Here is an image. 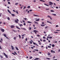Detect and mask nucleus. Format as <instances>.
I'll return each instance as SVG.
<instances>
[{
    "instance_id": "0eeeda50",
    "label": "nucleus",
    "mask_w": 60,
    "mask_h": 60,
    "mask_svg": "<svg viewBox=\"0 0 60 60\" xmlns=\"http://www.w3.org/2000/svg\"><path fill=\"white\" fill-rule=\"evenodd\" d=\"M8 12H9L10 14H11V11H10L9 10V9L8 10Z\"/></svg>"
},
{
    "instance_id": "ddd939ff",
    "label": "nucleus",
    "mask_w": 60,
    "mask_h": 60,
    "mask_svg": "<svg viewBox=\"0 0 60 60\" xmlns=\"http://www.w3.org/2000/svg\"><path fill=\"white\" fill-rule=\"evenodd\" d=\"M44 4V5H46V6H49V5H47L46 4Z\"/></svg>"
},
{
    "instance_id": "aec40b11",
    "label": "nucleus",
    "mask_w": 60,
    "mask_h": 60,
    "mask_svg": "<svg viewBox=\"0 0 60 60\" xmlns=\"http://www.w3.org/2000/svg\"><path fill=\"white\" fill-rule=\"evenodd\" d=\"M16 38H17V37H14V38L13 39H14V40H15L16 39Z\"/></svg>"
},
{
    "instance_id": "f8f14e48",
    "label": "nucleus",
    "mask_w": 60,
    "mask_h": 60,
    "mask_svg": "<svg viewBox=\"0 0 60 60\" xmlns=\"http://www.w3.org/2000/svg\"><path fill=\"white\" fill-rule=\"evenodd\" d=\"M7 19L8 20H10V19L9 17H8L7 18Z\"/></svg>"
},
{
    "instance_id": "de8ad7c7",
    "label": "nucleus",
    "mask_w": 60,
    "mask_h": 60,
    "mask_svg": "<svg viewBox=\"0 0 60 60\" xmlns=\"http://www.w3.org/2000/svg\"><path fill=\"white\" fill-rule=\"evenodd\" d=\"M32 58H33V57H30V59H32Z\"/></svg>"
},
{
    "instance_id": "f704fd0d",
    "label": "nucleus",
    "mask_w": 60,
    "mask_h": 60,
    "mask_svg": "<svg viewBox=\"0 0 60 60\" xmlns=\"http://www.w3.org/2000/svg\"><path fill=\"white\" fill-rule=\"evenodd\" d=\"M21 29H23L24 30H26V29L25 28H21Z\"/></svg>"
},
{
    "instance_id": "a211bd4d",
    "label": "nucleus",
    "mask_w": 60,
    "mask_h": 60,
    "mask_svg": "<svg viewBox=\"0 0 60 60\" xmlns=\"http://www.w3.org/2000/svg\"><path fill=\"white\" fill-rule=\"evenodd\" d=\"M47 17L48 18H50L51 17V16L49 15H48L47 16Z\"/></svg>"
},
{
    "instance_id": "7ed1b4c3",
    "label": "nucleus",
    "mask_w": 60,
    "mask_h": 60,
    "mask_svg": "<svg viewBox=\"0 0 60 60\" xmlns=\"http://www.w3.org/2000/svg\"><path fill=\"white\" fill-rule=\"evenodd\" d=\"M3 54L6 57V58H8V56H7V55L6 54H5V53H4V52L3 53Z\"/></svg>"
},
{
    "instance_id": "a19ab883",
    "label": "nucleus",
    "mask_w": 60,
    "mask_h": 60,
    "mask_svg": "<svg viewBox=\"0 0 60 60\" xmlns=\"http://www.w3.org/2000/svg\"><path fill=\"white\" fill-rule=\"evenodd\" d=\"M29 30H31V29H32V28H31V27H29Z\"/></svg>"
},
{
    "instance_id": "2eb2a0df",
    "label": "nucleus",
    "mask_w": 60,
    "mask_h": 60,
    "mask_svg": "<svg viewBox=\"0 0 60 60\" xmlns=\"http://www.w3.org/2000/svg\"><path fill=\"white\" fill-rule=\"evenodd\" d=\"M19 25L20 27H21V26H23V25L21 24H19Z\"/></svg>"
},
{
    "instance_id": "774afa93",
    "label": "nucleus",
    "mask_w": 60,
    "mask_h": 60,
    "mask_svg": "<svg viewBox=\"0 0 60 60\" xmlns=\"http://www.w3.org/2000/svg\"><path fill=\"white\" fill-rule=\"evenodd\" d=\"M34 22L35 23H37V22L35 21Z\"/></svg>"
},
{
    "instance_id": "39448f33",
    "label": "nucleus",
    "mask_w": 60,
    "mask_h": 60,
    "mask_svg": "<svg viewBox=\"0 0 60 60\" xmlns=\"http://www.w3.org/2000/svg\"><path fill=\"white\" fill-rule=\"evenodd\" d=\"M15 27V26L14 25H11V28H14Z\"/></svg>"
},
{
    "instance_id": "5fc2aeb1",
    "label": "nucleus",
    "mask_w": 60,
    "mask_h": 60,
    "mask_svg": "<svg viewBox=\"0 0 60 60\" xmlns=\"http://www.w3.org/2000/svg\"><path fill=\"white\" fill-rule=\"evenodd\" d=\"M0 57H1V58H3V56H0Z\"/></svg>"
},
{
    "instance_id": "7c9ffc66",
    "label": "nucleus",
    "mask_w": 60,
    "mask_h": 60,
    "mask_svg": "<svg viewBox=\"0 0 60 60\" xmlns=\"http://www.w3.org/2000/svg\"><path fill=\"white\" fill-rule=\"evenodd\" d=\"M18 4V3H16L15 4V5H17Z\"/></svg>"
},
{
    "instance_id": "f03ea898",
    "label": "nucleus",
    "mask_w": 60,
    "mask_h": 60,
    "mask_svg": "<svg viewBox=\"0 0 60 60\" xmlns=\"http://www.w3.org/2000/svg\"><path fill=\"white\" fill-rule=\"evenodd\" d=\"M49 5H50V6H52V5L53 4V3L51 2H49Z\"/></svg>"
},
{
    "instance_id": "9b49d317",
    "label": "nucleus",
    "mask_w": 60,
    "mask_h": 60,
    "mask_svg": "<svg viewBox=\"0 0 60 60\" xmlns=\"http://www.w3.org/2000/svg\"><path fill=\"white\" fill-rule=\"evenodd\" d=\"M45 25H46V24H45V25L41 24V26H45Z\"/></svg>"
},
{
    "instance_id": "473e14b6",
    "label": "nucleus",
    "mask_w": 60,
    "mask_h": 60,
    "mask_svg": "<svg viewBox=\"0 0 60 60\" xmlns=\"http://www.w3.org/2000/svg\"><path fill=\"white\" fill-rule=\"evenodd\" d=\"M12 54H13V55H14L15 56L16 55L15 54V53H12Z\"/></svg>"
},
{
    "instance_id": "a18cd8bd",
    "label": "nucleus",
    "mask_w": 60,
    "mask_h": 60,
    "mask_svg": "<svg viewBox=\"0 0 60 60\" xmlns=\"http://www.w3.org/2000/svg\"><path fill=\"white\" fill-rule=\"evenodd\" d=\"M33 44H34V45H35V44H36V45H37V44H36L35 43H33Z\"/></svg>"
},
{
    "instance_id": "f3484780",
    "label": "nucleus",
    "mask_w": 60,
    "mask_h": 60,
    "mask_svg": "<svg viewBox=\"0 0 60 60\" xmlns=\"http://www.w3.org/2000/svg\"><path fill=\"white\" fill-rule=\"evenodd\" d=\"M40 1H41V2H45V1L42 0H40Z\"/></svg>"
},
{
    "instance_id": "5701e85b",
    "label": "nucleus",
    "mask_w": 60,
    "mask_h": 60,
    "mask_svg": "<svg viewBox=\"0 0 60 60\" xmlns=\"http://www.w3.org/2000/svg\"><path fill=\"white\" fill-rule=\"evenodd\" d=\"M19 37L20 39H21V36H20V35H19Z\"/></svg>"
},
{
    "instance_id": "b1692460",
    "label": "nucleus",
    "mask_w": 60,
    "mask_h": 60,
    "mask_svg": "<svg viewBox=\"0 0 60 60\" xmlns=\"http://www.w3.org/2000/svg\"><path fill=\"white\" fill-rule=\"evenodd\" d=\"M52 14L53 15H54V16H56V14Z\"/></svg>"
},
{
    "instance_id": "393cba45",
    "label": "nucleus",
    "mask_w": 60,
    "mask_h": 60,
    "mask_svg": "<svg viewBox=\"0 0 60 60\" xmlns=\"http://www.w3.org/2000/svg\"><path fill=\"white\" fill-rule=\"evenodd\" d=\"M48 48H51V47L50 46H48Z\"/></svg>"
},
{
    "instance_id": "13d9d810",
    "label": "nucleus",
    "mask_w": 60,
    "mask_h": 60,
    "mask_svg": "<svg viewBox=\"0 0 60 60\" xmlns=\"http://www.w3.org/2000/svg\"><path fill=\"white\" fill-rule=\"evenodd\" d=\"M50 19L51 20H52V18H51V17H50Z\"/></svg>"
},
{
    "instance_id": "0e129e2a",
    "label": "nucleus",
    "mask_w": 60,
    "mask_h": 60,
    "mask_svg": "<svg viewBox=\"0 0 60 60\" xmlns=\"http://www.w3.org/2000/svg\"><path fill=\"white\" fill-rule=\"evenodd\" d=\"M30 11H32V10H29Z\"/></svg>"
},
{
    "instance_id": "c03bdc74",
    "label": "nucleus",
    "mask_w": 60,
    "mask_h": 60,
    "mask_svg": "<svg viewBox=\"0 0 60 60\" xmlns=\"http://www.w3.org/2000/svg\"><path fill=\"white\" fill-rule=\"evenodd\" d=\"M48 27V26H47L45 27V29H47V28Z\"/></svg>"
},
{
    "instance_id": "4c0bfd02",
    "label": "nucleus",
    "mask_w": 60,
    "mask_h": 60,
    "mask_svg": "<svg viewBox=\"0 0 60 60\" xmlns=\"http://www.w3.org/2000/svg\"><path fill=\"white\" fill-rule=\"evenodd\" d=\"M16 12L17 14H19V13H18V11H16Z\"/></svg>"
},
{
    "instance_id": "f257e3e1",
    "label": "nucleus",
    "mask_w": 60,
    "mask_h": 60,
    "mask_svg": "<svg viewBox=\"0 0 60 60\" xmlns=\"http://www.w3.org/2000/svg\"><path fill=\"white\" fill-rule=\"evenodd\" d=\"M15 22L16 23H19L18 22L19 21V20L18 19H16V20H15Z\"/></svg>"
},
{
    "instance_id": "37998d69",
    "label": "nucleus",
    "mask_w": 60,
    "mask_h": 60,
    "mask_svg": "<svg viewBox=\"0 0 60 60\" xmlns=\"http://www.w3.org/2000/svg\"><path fill=\"white\" fill-rule=\"evenodd\" d=\"M30 6H28V7H27L28 8H30Z\"/></svg>"
},
{
    "instance_id": "ea45409f",
    "label": "nucleus",
    "mask_w": 60,
    "mask_h": 60,
    "mask_svg": "<svg viewBox=\"0 0 60 60\" xmlns=\"http://www.w3.org/2000/svg\"><path fill=\"white\" fill-rule=\"evenodd\" d=\"M38 60V58H36V59H35L34 60Z\"/></svg>"
},
{
    "instance_id": "20e7f679",
    "label": "nucleus",
    "mask_w": 60,
    "mask_h": 60,
    "mask_svg": "<svg viewBox=\"0 0 60 60\" xmlns=\"http://www.w3.org/2000/svg\"><path fill=\"white\" fill-rule=\"evenodd\" d=\"M33 32L34 33H35L36 34H37V33H36V32H38V31H37L36 30H33Z\"/></svg>"
},
{
    "instance_id": "a878e982",
    "label": "nucleus",
    "mask_w": 60,
    "mask_h": 60,
    "mask_svg": "<svg viewBox=\"0 0 60 60\" xmlns=\"http://www.w3.org/2000/svg\"><path fill=\"white\" fill-rule=\"evenodd\" d=\"M43 38L44 39H46V38L44 36L43 37Z\"/></svg>"
},
{
    "instance_id": "2f4dec72",
    "label": "nucleus",
    "mask_w": 60,
    "mask_h": 60,
    "mask_svg": "<svg viewBox=\"0 0 60 60\" xmlns=\"http://www.w3.org/2000/svg\"><path fill=\"white\" fill-rule=\"evenodd\" d=\"M8 4H11V3L10 2H8Z\"/></svg>"
},
{
    "instance_id": "cd10ccee",
    "label": "nucleus",
    "mask_w": 60,
    "mask_h": 60,
    "mask_svg": "<svg viewBox=\"0 0 60 60\" xmlns=\"http://www.w3.org/2000/svg\"><path fill=\"white\" fill-rule=\"evenodd\" d=\"M52 47H55V45L54 44H52Z\"/></svg>"
},
{
    "instance_id": "6ab92c4d",
    "label": "nucleus",
    "mask_w": 60,
    "mask_h": 60,
    "mask_svg": "<svg viewBox=\"0 0 60 60\" xmlns=\"http://www.w3.org/2000/svg\"><path fill=\"white\" fill-rule=\"evenodd\" d=\"M12 31H13L14 32H17V31L16 30H13Z\"/></svg>"
},
{
    "instance_id": "e2e57ef3",
    "label": "nucleus",
    "mask_w": 60,
    "mask_h": 60,
    "mask_svg": "<svg viewBox=\"0 0 60 60\" xmlns=\"http://www.w3.org/2000/svg\"><path fill=\"white\" fill-rule=\"evenodd\" d=\"M51 52L52 53V52H53V50H52L51 51Z\"/></svg>"
},
{
    "instance_id": "72a5a7b5",
    "label": "nucleus",
    "mask_w": 60,
    "mask_h": 60,
    "mask_svg": "<svg viewBox=\"0 0 60 60\" xmlns=\"http://www.w3.org/2000/svg\"><path fill=\"white\" fill-rule=\"evenodd\" d=\"M2 13H0V17H1V15H2Z\"/></svg>"
},
{
    "instance_id": "6e6d98bb",
    "label": "nucleus",
    "mask_w": 60,
    "mask_h": 60,
    "mask_svg": "<svg viewBox=\"0 0 60 60\" xmlns=\"http://www.w3.org/2000/svg\"><path fill=\"white\" fill-rule=\"evenodd\" d=\"M22 22H23V23H25V21H24V20H22Z\"/></svg>"
},
{
    "instance_id": "603ef678",
    "label": "nucleus",
    "mask_w": 60,
    "mask_h": 60,
    "mask_svg": "<svg viewBox=\"0 0 60 60\" xmlns=\"http://www.w3.org/2000/svg\"><path fill=\"white\" fill-rule=\"evenodd\" d=\"M0 49H2V48L1 47V46H0Z\"/></svg>"
},
{
    "instance_id": "6e6552de",
    "label": "nucleus",
    "mask_w": 60,
    "mask_h": 60,
    "mask_svg": "<svg viewBox=\"0 0 60 60\" xmlns=\"http://www.w3.org/2000/svg\"><path fill=\"white\" fill-rule=\"evenodd\" d=\"M16 27L17 29H19L20 30V29L18 27V26H16Z\"/></svg>"
},
{
    "instance_id": "79ce46f5",
    "label": "nucleus",
    "mask_w": 60,
    "mask_h": 60,
    "mask_svg": "<svg viewBox=\"0 0 60 60\" xmlns=\"http://www.w3.org/2000/svg\"><path fill=\"white\" fill-rule=\"evenodd\" d=\"M49 39H52V37H50L49 38Z\"/></svg>"
},
{
    "instance_id": "423d86ee",
    "label": "nucleus",
    "mask_w": 60,
    "mask_h": 60,
    "mask_svg": "<svg viewBox=\"0 0 60 60\" xmlns=\"http://www.w3.org/2000/svg\"><path fill=\"white\" fill-rule=\"evenodd\" d=\"M1 31L2 32H4V29H1Z\"/></svg>"
},
{
    "instance_id": "4be33fe9",
    "label": "nucleus",
    "mask_w": 60,
    "mask_h": 60,
    "mask_svg": "<svg viewBox=\"0 0 60 60\" xmlns=\"http://www.w3.org/2000/svg\"><path fill=\"white\" fill-rule=\"evenodd\" d=\"M4 36L5 37H6L7 36H6V34H4Z\"/></svg>"
},
{
    "instance_id": "c756f323",
    "label": "nucleus",
    "mask_w": 60,
    "mask_h": 60,
    "mask_svg": "<svg viewBox=\"0 0 60 60\" xmlns=\"http://www.w3.org/2000/svg\"><path fill=\"white\" fill-rule=\"evenodd\" d=\"M34 15V16H35V17H37V16H38V15Z\"/></svg>"
},
{
    "instance_id": "864d4df0",
    "label": "nucleus",
    "mask_w": 60,
    "mask_h": 60,
    "mask_svg": "<svg viewBox=\"0 0 60 60\" xmlns=\"http://www.w3.org/2000/svg\"><path fill=\"white\" fill-rule=\"evenodd\" d=\"M14 52L15 54H16V55H17V53H16L15 52Z\"/></svg>"
},
{
    "instance_id": "c9c22d12",
    "label": "nucleus",
    "mask_w": 60,
    "mask_h": 60,
    "mask_svg": "<svg viewBox=\"0 0 60 60\" xmlns=\"http://www.w3.org/2000/svg\"><path fill=\"white\" fill-rule=\"evenodd\" d=\"M54 33H55V34H57V33H58V32H54Z\"/></svg>"
},
{
    "instance_id": "4d7b16f0",
    "label": "nucleus",
    "mask_w": 60,
    "mask_h": 60,
    "mask_svg": "<svg viewBox=\"0 0 60 60\" xmlns=\"http://www.w3.org/2000/svg\"><path fill=\"white\" fill-rule=\"evenodd\" d=\"M30 44H32V42L31 41H30Z\"/></svg>"
},
{
    "instance_id": "dca6fc26",
    "label": "nucleus",
    "mask_w": 60,
    "mask_h": 60,
    "mask_svg": "<svg viewBox=\"0 0 60 60\" xmlns=\"http://www.w3.org/2000/svg\"><path fill=\"white\" fill-rule=\"evenodd\" d=\"M11 15H12V16H15V14H11Z\"/></svg>"
},
{
    "instance_id": "49530a36",
    "label": "nucleus",
    "mask_w": 60,
    "mask_h": 60,
    "mask_svg": "<svg viewBox=\"0 0 60 60\" xmlns=\"http://www.w3.org/2000/svg\"><path fill=\"white\" fill-rule=\"evenodd\" d=\"M13 11L14 12H16V11H15V10H13Z\"/></svg>"
},
{
    "instance_id": "9d476101",
    "label": "nucleus",
    "mask_w": 60,
    "mask_h": 60,
    "mask_svg": "<svg viewBox=\"0 0 60 60\" xmlns=\"http://www.w3.org/2000/svg\"><path fill=\"white\" fill-rule=\"evenodd\" d=\"M15 48L16 50H19V49H18V48L17 47H15Z\"/></svg>"
},
{
    "instance_id": "1a4fd4ad",
    "label": "nucleus",
    "mask_w": 60,
    "mask_h": 60,
    "mask_svg": "<svg viewBox=\"0 0 60 60\" xmlns=\"http://www.w3.org/2000/svg\"><path fill=\"white\" fill-rule=\"evenodd\" d=\"M11 47L12 48V50H14V47H13V46H11Z\"/></svg>"
},
{
    "instance_id": "bb28decb",
    "label": "nucleus",
    "mask_w": 60,
    "mask_h": 60,
    "mask_svg": "<svg viewBox=\"0 0 60 60\" xmlns=\"http://www.w3.org/2000/svg\"><path fill=\"white\" fill-rule=\"evenodd\" d=\"M48 56H50V54L49 52L48 53Z\"/></svg>"
},
{
    "instance_id": "680f3d73",
    "label": "nucleus",
    "mask_w": 60,
    "mask_h": 60,
    "mask_svg": "<svg viewBox=\"0 0 60 60\" xmlns=\"http://www.w3.org/2000/svg\"><path fill=\"white\" fill-rule=\"evenodd\" d=\"M49 23H50V24H52V23L50 22H49Z\"/></svg>"
},
{
    "instance_id": "412c9836",
    "label": "nucleus",
    "mask_w": 60,
    "mask_h": 60,
    "mask_svg": "<svg viewBox=\"0 0 60 60\" xmlns=\"http://www.w3.org/2000/svg\"><path fill=\"white\" fill-rule=\"evenodd\" d=\"M27 23H32V22L29 21H28Z\"/></svg>"
},
{
    "instance_id": "052dcab7",
    "label": "nucleus",
    "mask_w": 60,
    "mask_h": 60,
    "mask_svg": "<svg viewBox=\"0 0 60 60\" xmlns=\"http://www.w3.org/2000/svg\"><path fill=\"white\" fill-rule=\"evenodd\" d=\"M56 9H58V7H56Z\"/></svg>"
},
{
    "instance_id": "69168bd1",
    "label": "nucleus",
    "mask_w": 60,
    "mask_h": 60,
    "mask_svg": "<svg viewBox=\"0 0 60 60\" xmlns=\"http://www.w3.org/2000/svg\"><path fill=\"white\" fill-rule=\"evenodd\" d=\"M42 24H44V22H43L42 23Z\"/></svg>"
},
{
    "instance_id": "bf43d9fd",
    "label": "nucleus",
    "mask_w": 60,
    "mask_h": 60,
    "mask_svg": "<svg viewBox=\"0 0 60 60\" xmlns=\"http://www.w3.org/2000/svg\"><path fill=\"white\" fill-rule=\"evenodd\" d=\"M40 19H38V21H39V20H40Z\"/></svg>"
},
{
    "instance_id": "58836bf2",
    "label": "nucleus",
    "mask_w": 60,
    "mask_h": 60,
    "mask_svg": "<svg viewBox=\"0 0 60 60\" xmlns=\"http://www.w3.org/2000/svg\"><path fill=\"white\" fill-rule=\"evenodd\" d=\"M46 59H48V60H49L50 59V58H46Z\"/></svg>"
},
{
    "instance_id": "c85d7f7f",
    "label": "nucleus",
    "mask_w": 60,
    "mask_h": 60,
    "mask_svg": "<svg viewBox=\"0 0 60 60\" xmlns=\"http://www.w3.org/2000/svg\"><path fill=\"white\" fill-rule=\"evenodd\" d=\"M26 34H23V35H22V36H24Z\"/></svg>"
},
{
    "instance_id": "3c124183",
    "label": "nucleus",
    "mask_w": 60,
    "mask_h": 60,
    "mask_svg": "<svg viewBox=\"0 0 60 60\" xmlns=\"http://www.w3.org/2000/svg\"><path fill=\"white\" fill-rule=\"evenodd\" d=\"M25 41H27V38H26Z\"/></svg>"
},
{
    "instance_id": "8fccbe9b",
    "label": "nucleus",
    "mask_w": 60,
    "mask_h": 60,
    "mask_svg": "<svg viewBox=\"0 0 60 60\" xmlns=\"http://www.w3.org/2000/svg\"><path fill=\"white\" fill-rule=\"evenodd\" d=\"M56 58V56H54L53 57V59H54Z\"/></svg>"
},
{
    "instance_id": "09e8293b",
    "label": "nucleus",
    "mask_w": 60,
    "mask_h": 60,
    "mask_svg": "<svg viewBox=\"0 0 60 60\" xmlns=\"http://www.w3.org/2000/svg\"><path fill=\"white\" fill-rule=\"evenodd\" d=\"M24 19L25 20H26V19H27L26 18H24Z\"/></svg>"
},
{
    "instance_id": "e433bc0d",
    "label": "nucleus",
    "mask_w": 60,
    "mask_h": 60,
    "mask_svg": "<svg viewBox=\"0 0 60 60\" xmlns=\"http://www.w3.org/2000/svg\"><path fill=\"white\" fill-rule=\"evenodd\" d=\"M43 42H45V41H46V40H43Z\"/></svg>"
},
{
    "instance_id": "4468645a",
    "label": "nucleus",
    "mask_w": 60,
    "mask_h": 60,
    "mask_svg": "<svg viewBox=\"0 0 60 60\" xmlns=\"http://www.w3.org/2000/svg\"><path fill=\"white\" fill-rule=\"evenodd\" d=\"M50 11H51V12H54V11L52 10H50Z\"/></svg>"
},
{
    "instance_id": "338daca9",
    "label": "nucleus",
    "mask_w": 60,
    "mask_h": 60,
    "mask_svg": "<svg viewBox=\"0 0 60 60\" xmlns=\"http://www.w3.org/2000/svg\"><path fill=\"white\" fill-rule=\"evenodd\" d=\"M56 27H58V25H56Z\"/></svg>"
}]
</instances>
